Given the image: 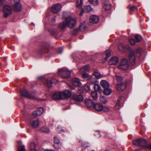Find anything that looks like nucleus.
<instances>
[{
    "label": "nucleus",
    "mask_w": 151,
    "mask_h": 151,
    "mask_svg": "<svg viewBox=\"0 0 151 151\" xmlns=\"http://www.w3.org/2000/svg\"><path fill=\"white\" fill-rule=\"evenodd\" d=\"M71 95V91L65 90L63 92H56L53 95L52 97L54 100H64L68 99Z\"/></svg>",
    "instance_id": "nucleus-1"
},
{
    "label": "nucleus",
    "mask_w": 151,
    "mask_h": 151,
    "mask_svg": "<svg viewBox=\"0 0 151 151\" xmlns=\"http://www.w3.org/2000/svg\"><path fill=\"white\" fill-rule=\"evenodd\" d=\"M60 76L63 78H67L71 74V72L66 68H63L58 70Z\"/></svg>",
    "instance_id": "nucleus-2"
},
{
    "label": "nucleus",
    "mask_w": 151,
    "mask_h": 151,
    "mask_svg": "<svg viewBox=\"0 0 151 151\" xmlns=\"http://www.w3.org/2000/svg\"><path fill=\"white\" fill-rule=\"evenodd\" d=\"M65 22L67 26L70 28H72L74 27L76 23V19L70 17H68L66 19Z\"/></svg>",
    "instance_id": "nucleus-3"
},
{
    "label": "nucleus",
    "mask_w": 151,
    "mask_h": 151,
    "mask_svg": "<svg viewBox=\"0 0 151 151\" xmlns=\"http://www.w3.org/2000/svg\"><path fill=\"white\" fill-rule=\"evenodd\" d=\"M133 144L134 145L144 148H146V146L147 145L145 140L142 139H137L133 141Z\"/></svg>",
    "instance_id": "nucleus-4"
},
{
    "label": "nucleus",
    "mask_w": 151,
    "mask_h": 151,
    "mask_svg": "<svg viewBox=\"0 0 151 151\" xmlns=\"http://www.w3.org/2000/svg\"><path fill=\"white\" fill-rule=\"evenodd\" d=\"M12 8L8 5H5L3 8V16L4 17H6L12 13Z\"/></svg>",
    "instance_id": "nucleus-5"
},
{
    "label": "nucleus",
    "mask_w": 151,
    "mask_h": 151,
    "mask_svg": "<svg viewBox=\"0 0 151 151\" xmlns=\"http://www.w3.org/2000/svg\"><path fill=\"white\" fill-rule=\"evenodd\" d=\"M129 67L128 61L125 58L122 59L121 64L118 65V68L124 70H127Z\"/></svg>",
    "instance_id": "nucleus-6"
},
{
    "label": "nucleus",
    "mask_w": 151,
    "mask_h": 151,
    "mask_svg": "<svg viewBox=\"0 0 151 151\" xmlns=\"http://www.w3.org/2000/svg\"><path fill=\"white\" fill-rule=\"evenodd\" d=\"M62 6L59 4H55L51 7V12L55 13H57L60 11L62 9Z\"/></svg>",
    "instance_id": "nucleus-7"
},
{
    "label": "nucleus",
    "mask_w": 151,
    "mask_h": 151,
    "mask_svg": "<svg viewBox=\"0 0 151 151\" xmlns=\"http://www.w3.org/2000/svg\"><path fill=\"white\" fill-rule=\"evenodd\" d=\"M129 59L131 65L134 66L135 64V56L134 52L131 50L129 55Z\"/></svg>",
    "instance_id": "nucleus-8"
},
{
    "label": "nucleus",
    "mask_w": 151,
    "mask_h": 151,
    "mask_svg": "<svg viewBox=\"0 0 151 151\" xmlns=\"http://www.w3.org/2000/svg\"><path fill=\"white\" fill-rule=\"evenodd\" d=\"M21 96H25L27 98L32 99L34 97L30 94H29L27 91L25 89L21 90L20 91Z\"/></svg>",
    "instance_id": "nucleus-9"
},
{
    "label": "nucleus",
    "mask_w": 151,
    "mask_h": 151,
    "mask_svg": "<svg viewBox=\"0 0 151 151\" xmlns=\"http://www.w3.org/2000/svg\"><path fill=\"white\" fill-rule=\"evenodd\" d=\"M72 98L73 100L78 101H81L84 100L83 96L81 94L77 95L74 94L72 95Z\"/></svg>",
    "instance_id": "nucleus-10"
},
{
    "label": "nucleus",
    "mask_w": 151,
    "mask_h": 151,
    "mask_svg": "<svg viewBox=\"0 0 151 151\" xmlns=\"http://www.w3.org/2000/svg\"><path fill=\"white\" fill-rule=\"evenodd\" d=\"M98 16L95 15H93L90 16L89 18V21L90 23L92 24L97 23L99 20Z\"/></svg>",
    "instance_id": "nucleus-11"
},
{
    "label": "nucleus",
    "mask_w": 151,
    "mask_h": 151,
    "mask_svg": "<svg viewBox=\"0 0 151 151\" xmlns=\"http://www.w3.org/2000/svg\"><path fill=\"white\" fill-rule=\"evenodd\" d=\"M13 7L14 11L18 12L22 10V5L20 3H16L13 5Z\"/></svg>",
    "instance_id": "nucleus-12"
},
{
    "label": "nucleus",
    "mask_w": 151,
    "mask_h": 151,
    "mask_svg": "<svg viewBox=\"0 0 151 151\" xmlns=\"http://www.w3.org/2000/svg\"><path fill=\"white\" fill-rule=\"evenodd\" d=\"M118 48L120 51L124 52L126 51V50L129 49H130V47L128 45H124L123 44H121L119 45Z\"/></svg>",
    "instance_id": "nucleus-13"
},
{
    "label": "nucleus",
    "mask_w": 151,
    "mask_h": 151,
    "mask_svg": "<svg viewBox=\"0 0 151 151\" xmlns=\"http://www.w3.org/2000/svg\"><path fill=\"white\" fill-rule=\"evenodd\" d=\"M43 111V109L42 108L40 107L38 108L37 110L34 111L32 114L34 116H37L41 115Z\"/></svg>",
    "instance_id": "nucleus-14"
},
{
    "label": "nucleus",
    "mask_w": 151,
    "mask_h": 151,
    "mask_svg": "<svg viewBox=\"0 0 151 151\" xmlns=\"http://www.w3.org/2000/svg\"><path fill=\"white\" fill-rule=\"evenodd\" d=\"M54 147L56 149H59L61 145V144L57 136H55L54 137Z\"/></svg>",
    "instance_id": "nucleus-15"
},
{
    "label": "nucleus",
    "mask_w": 151,
    "mask_h": 151,
    "mask_svg": "<svg viewBox=\"0 0 151 151\" xmlns=\"http://www.w3.org/2000/svg\"><path fill=\"white\" fill-rule=\"evenodd\" d=\"M119 58L116 57H113L109 60V63L110 65H114L117 64L119 62Z\"/></svg>",
    "instance_id": "nucleus-16"
},
{
    "label": "nucleus",
    "mask_w": 151,
    "mask_h": 151,
    "mask_svg": "<svg viewBox=\"0 0 151 151\" xmlns=\"http://www.w3.org/2000/svg\"><path fill=\"white\" fill-rule=\"evenodd\" d=\"M127 86L126 83L121 82L118 84L116 88L119 90L122 91L126 88Z\"/></svg>",
    "instance_id": "nucleus-17"
},
{
    "label": "nucleus",
    "mask_w": 151,
    "mask_h": 151,
    "mask_svg": "<svg viewBox=\"0 0 151 151\" xmlns=\"http://www.w3.org/2000/svg\"><path fill=\"white\" fill-rule=\"evenodd\" d=\"M85 103L86 106L88 107H92L94 104V102L91 99H88L85 100Z\"/></svg>",
    "instance_id": "nucleus-18"
},
{
    "label": "nucleus",
    "mask_w": 151,
    "mask_h": 151,
    "mask_svg": "<svg viewBox=\"0 0 151 151\" xmlns=\"http://www.w3.org/2000/svg\"><path fill=\"white\" fill-rule=\"evenodd\" d=\"M93 107L94 109L97 111H100L103 109V106L99 103H97L94 105Z\"/></svg>",
    "instance_id": "nucleus-19"
},
{
    "label": "nucleus",
    "mask_w": 151,
    "mask_h": 151,
    "mask_svg": "<svg viewBox=\"0 0 151 151\" xmlns=\"http://www.w3.org/2000/svg\"><path fill=\"white\" fill-rule=\"evenodd\" d=\"M72 82L73 84L75 86H80L82 84L79 79L78 78H74L72 79Z\"/></svg>",
    "instance_id": "nucleus-20"
},
{
    "label": "nucleus",
    "mask_w": 151,
    "mask_h": 151,
    "mask_svg": "<svg viewBox=\"0 0 151 151\" xmlns=\"http://www.w3.org/2000/svg\"><path fill=\"white\" fill-rule=\"evenodd\" d=\"M111 5L107 2H105L103 5L102 11L103 12L107 10H109L111 8Z\"/></svg>",
    "instance_id": "nucleus-21"
},
{
    "label": "nucleus",
    "mask_w": 151,
    "mask_h": 151,
    "mask_svg": "<svg viewBox=\"0 0 151 151\" xmlns=\"http://www.w3.org/2000/svg\"><path fill=\"white\" fill-rule=\"evenodd\" d=\"M54 81L53 79L51 78H48L47 79V81L45 83V85L48 87H50Z\"/></svg>",
    "instance_id": "nucleus-22"
},
{
    "label": "nucleus",
    "mask_w": 151,
    "mask_h": 151,
    "mask_svg": "<svg viewBox=\"0 0 151 151\" xmlns=\"http://www.w3.org/2000/svg\"><path fill=\"white\" fill-rule=\"evenodd\" d=\"M100 84L101 86L104 89L109 88V83L105 80H103L101 81L100 82Z\"/></svg>",
    "instance_id": "nucleus-23"
},
{
    "label": "nucleus",
    "mask_w": 151,
    "mask_h": 151,
    "mask_svg": "<svg viewBox=\"0 0 151 151\" xmlns=\"http://www.w3.org/2000/svg\"><path fill=\"white\" fill-rule=\"evenodd\" d=\"M31 124L33 128H36L39 126V121L38 120H31Z\"/></svg>",
    "instance_id": "nucleus-24"
},
{
    "label": "nucleus",
    "mask_w": 151,
    "mask_h": 151,
    "mask_svg": "<svg viewBox=\"0 0 151 151\" xmlns=\"http://www.w3.org/2000/svg\"><path fill=\"white\" fill-rule=\"evenodd\" d=\"M90 69V67L88 65H86L81 68L80 69L79 72L81 73H83L85 71H88Z\"/></svg>",
    "instance_id": "nucleus-25"
},
{
    "label": "nucleus",
    "mask_w": 151,
    "mask_h": 151,
    "mask_svg": "<svg viewBox=\"0 0 151 151\" xmlns=\"http://www.w3.org/2000/svg\"><path fill=\"white\" fill-rule=\"evenodd\" d=\"M67 25L66 22L63 21L60 23L58 25L59 28L61 29H65Z\"/></svg>",
    "instance_id": "nucleus-26"
},
{
    "label": "nucleus",
    "mask_w": 151,
    "mask_h": 151,
    "mask_svg": "<svg viewBox=\"0 0 151 151\" xmlns=\"http://www.w3.org/2000/svg\"><path fill=\"white\" fill-rule=\"evenodd\" d=\"M103 92L104 94L109 95L111 93L112 91L111 89L109 88L104 89Z\"/></svg>",
    "instance_id": "nucleus-27"
},
{
    "label": "nucleus",
    "mask_w": 151,
    "mask_h": 151,
    "mask_svg": "<svg viewBox=\"0 0 151 151\" xmlns=\"http://www.w3.org/2000/svg\"><path fill=\"white\" fill-rule=\"evenodd\" d=\"M94 88L95 91L96 92L100 91L101 90L100 85L98 84H95L94 85Z\"/></svg>",
    "instance_id": "nucleus-28"
},
{
    "label": "nucleus",
    "mask_w": 151,
    "mask_h": 151,
    "mask_svg": "<svg viewBox=\"0 0 151 151\" xmlns=\"http://www.w3.org/2000/svg\"><path fill=\"white\" fill-rule=\"evenodd\" d=\"M36 144L32 142L30 143V149L31 151H36Z\"/></svg>",
    "instance_id": "nucleus-29"
},
{
    "label": "nucleus",
    "mask_w": 151,
    "mask_h": 151,
    "mask_svg": "<svg viewBox=\"0 0 151 151\" xmlns=\"http://www.w3.org/2000/svg\"><path fill=\"white\" fill-rule=\"evenodd\" d=\"M91 95L93 98L95 100L98 99V94L97 92L96 91H93L91 92Z\"/></svg>",
    "instance_id": "nucleus-30"
},
{
    "label": "nucleus",
    "mask_w": 151,
    "mask_h": 151,
    "mask_svg": "<svg viewBox=\"0 0 151 151\" xmlns=\"http://www.w3.org/2000/svg\"><path fill=\"white\" fill-rule=\"evenodd\" d=\"M142 49L140 47L137 48L135 52L137 54L138 57H139L142 53Z\"/></svg>",
    "instance_id": "nucleus-31"
},
{
    "label": "nucleus",
    "mask_w": 151,
    "mask_h": 151,
    "mask_svg": "<svg viewBox=\"0 0 151 151\" xmlns=\"http://www.w3.org/2000/svg\"><path fill=\"white\" fill-rule=\"evenodd\" d=\"M89 1L92 5L97 6L99 4L98 0H89Z\"/></svg>",
    "instance_id": "nucleus-32"
},
{
    "label": "nucleus",
    "mask_w": 151,
    "mask_h": 151,
    "mask_svg": "<svg viewBox=\"0 0 151 151\" xmlns=\"http://www.w3.org/2000/svg\"><path fill=\"white\" fill-rule=\"evenodd\" d=\"M106 55L105 59L106 60L111 56V51L109 50H106Z\"/></svg>",
    "instance_id": "nucleus-33"
},
{
    "label": "nucleus",
    "mask_w": 151,
    "mask_h": 151,
    "mask_svg": "<svg viewBox=\"0 0 151 151\" xmlns=\"http://www.w3.org/2000/svg\"><path fill=\"white\" fill-rule=\"evenodd\" d=\"M96 78H91L89 79L88 82L91 84H93L96 82Z\"/></svg>",
    "instance_id": "nucleus-34"
},
{
    "label": "nucleus",
    "mask_w": 151,
    "mask_h": 151,
    "mask_svg": "<svg viewBox=\"0 0 151 151\" xmlns=\"http://www.w3.org/2000/svg\"><path fill=\"white\" fill-rule=\"evenodd\" d=\"M121 98H119L118 101L116 103V104L115 106V108L116 109H119L120 108V101Z\"/></svg>",
    "instance_id": "nucleus-35"
},
{
    "label": "nucleus",
    "mask_w": 151,
    "mask_h": 151,
    "mask_svg": "<svg viewBox=\"0 0 151 151\" xmlns=\"http://www.w3.org/2000/svg\"><path fill=\"white\" fill-rule=\"evenodd\" d=\"M134 38L137 42H139L141 40V36L138 35H135Z\"/></svg>",
    "instance_id": "nucleus-36"
},
{
    "label": "nucleus",
    "mask_w": 151,
    "mask_h": 151,
    "mask_svg": "<svg viewBox=\"0 0 151 151\" xmlns=\"http://www.w3.org/2000/svg\"><path fill=\"white\" fill-rule=\"evenodd\" d=\"M41 131L44 133H49L50 132L49 129L46 127H44L41 129Z\"/></svg>",
    "instance_id": "nucleus-37"
},
{
    "label": "nucleus",
    "mask_w": 151,
    "mask_h": 151,
    "mask_svg": "<svg viewBox=\"0 0 151 151\" xmlns=\"http://www.w3.org/2000/svg\"><path fill=\"white\" fill-rule=\"evenodd\" d=\"M85 10L88 12H90L92 10V8L90 5H88L86 6Z\"/></svg>",
    "instance_id": "nucleus-38"
},
{
    "label": "nucleus",
    "mask_w": 151,
    "mask_h": 151,
    "mask_svg": "<svg viewBox=\"0 0 151 151\" xmlns=\"http://www.w3.org/2000/svg\"><path fill=\"white\" fill-rule=\"evenodd\" d=\"M99 100L101 102L104 104H106L107 101V100L103 96H101Z\"/></svg>",
    "instance_id": "nucleus-39"
},
{
    "label": "nucleus",
    "mask_w": 151,
    "mask_h": 151,
    "mask_svg": "<svg viewBox=\"0 0 151 151\" xmlns=\"http://www.w3.org/2000/svg\"><path fill=\"white\" fill-rule=\"evenodd\" d=\"M83 4V0H80V3L79 1H78L76 4L77 7L78 8H81L82 7Z\"/></svg>",
    "instance_id": "nucleus-40"
},
{
    "label": "nucleus",
    "mask_w": 151,
    "mask_h": 151,
    "mask_svg": "<svg viewBox=\"0 0 151 151\" xmlns=\"http://www.w3.org/2000/svg\"><path fill=\"white\" fill-rule=\"evenodd\" d=\"M94 76L98 78H100L102 77V76L98 72H96L93 73Z\"/></svg>",
    "instance_id": "nucleus-41"
},
{
    "label": "nucleus",
    "mask_w": 151,
    "mask_h": 151,
    "mask_svg": "<svg viewBox=\"0 0 151 151\" xmlns=\"http://www.w3.org/2000/svg\"><path fill=\"white\" fill-rule=\"evenodd\" d=\"M17 151H26L25 146L24 145L19 146L18 149Z\"/></svg>",
    "instance_id": "nucleus-42"
},
{
    "label": "nucleus",
    "mask_w": 151,
    "mask_h": 151,
    "mask_svg": "<svg viewBox=\"0 0 151 151\" xmlns=\"http://www.w3.org/2000/svg\"><path fill=\"white\" fill-rule=\"evenodd\" d=\"M78 31L79 29H75L72 30L71 33L73 35H76L78 33Z\"/></svg>",
    "instance_id": "nucleus-43"
},
{
    "label": "nucleus",
    "mask_w": 151,
    "mask_h": 151,
    "mask_svg": "<svg viewBox=\"0 0 151 151\" xmlns=\"http://www.w3.org/2000/svg\"><path fill=\"white\" fill-rule=\"evenodd\" d=\"M116 79L117 80L118 83H121L122 80V77L118 76H116Z\"/></svg>",
    "instance_id": "nucleus-44"
},
{
    "label": "nucleus",
    "mask_w": 151,
    "mask_h": 151,
    "mask_svg": "<svg viewBox=\"0 0 151 151\" xmlns=\"http://www.w3.org/2000/svg\"><path fill=\"white\" fill-rule=\"evenodd\" d=\"M90 75L88 73H83L82 75V76L83 78L85 79L89 77Z\"/></svg>",
    "instance_id": "nucleus-45"
},
{
    "label": "nucleus",
    "mask_w": 151,
    "mask_h": 151,
    "mask_svg": "<svg viewBox=\"0 0 151 151\" xmlns=\"http://www.w3.org/2000/svg\"><path fill=\"white\" fill-rule=\"evenodd\" d=\"M102 111H103L105 112H108L110 111V109L108 107L103 106V109H102Z\"/></svg>",
    "instance_id": "nucleus-46"
},
{
    "label": "nucleus",
    "mask_w": 151,
    "mask_h": 151,
    "mask_svg": "<svg viewBox=\"0 0 151 151\" xmlns=\"http://www.w3.org/2000/svg\"><path fill=\"white\" fill-rule=\"evenodd\" d=\"M84 88L87 91H89L91 90L90 86L87 84L84 85Z\"/></svg>",
    "instance_id": "nucleus-47"
},
{
    "label": "nucleus",
    "mask_w": 151,
    "mask_h": 151,
    "mask_svg": "<svg viewBox=\"0 0 151 151\" xmlns=\"http://www.w3.org/2000/svg\"><path fill=\"white\" fill-rule=\"evenodd\" d=\"M86 27L83 25V24H81L79 27V29L81 30H82L83 29H85Z\"/></svg>",
    "instance_id": "nucleus-48"
},
{
    "label": "nucleus",
    "mask_w": 151,
    "mask_h": 151,
    "mask_svg": "<svg viewBox=\"0 0 151 151\" xmlns=\"http://www.w3.org/2000/svg\"><path fill=\"white\" fill-rule=\"evenodd\" d=\"M129 42L132 45H134L135 44V41L134 40L133 38H131L129 40Z\"/></svg>",
    "instance_id": "nucleus-49"
},
{
    "label": "nucleus",
    "mask_w": 151,
    "mask_h": 151,
    "mask_svg": "<svg viewBox=\"0 0 151 151\" xmlns=\"http://www.w3.org/2000/svg\"><path fill=\"white\" fill-rule=\"evenodd\" d=\"M57 130L60 133H61L62 132H64V130L63 129H62L61 127H57Z\"/></svg>",
    "instance_id": "nucleus-50"
},
{
    "label": "nucleus",
    "mask_w": 151,
    "mask_h": 151,
    "mask_svg": "<svg viewBox=\"0 0 151 151\" xmlns=\"http://www.w3.org/2000/svg\"><path fill=\"white\" fill-rule=\"evenodd\" d=\"M136 7L134 6H131L129 8L130 10L132 11H134L136 9Z\"/></svg>",
    "instance_id": "nucleus-51"
},
{
    "label": "nucleus",
    "mask_w": 151,
    "mask_h": 151,
    "mask_svg": "<svg viewBox=\"0 0 151 151\" xmlns=\"http://www.w3.org/2000/svg\"><path fill=\"white\" fill-rule=\"evenodd\" d=\"M95 135L98 137H101V136L100 133V132L99 131H96V132Z\"/></svg>",
    "instance_id": "nucleus-52"
},
{
    "label": "nucleus",
    "mask_w": 151,
    "mask_h": 151,
    "mask_svg": "<svg viewBox=\"0 0 151 151\" xmlns=\"http://www.w3.org/2000/svg\"><path fill=\"white\" fill-rule=\"evenodd\" d=\"M67 13L66 12H65L63 13V15L62 16V17L63 18H66L67 15Z\"/></svg>",
    "instance_id": "nucleus-53"
},
{
    "label": "nucleus",
    "mask_w": 151,
    "mask_h": 151,
    "mask_svg": "<svg viewBox=\"0 0 151 151\" xmlns=\"http://www.w3.org/2000/svg\"><path fill=\"white\" fill-rule=\"evenodd\" d=\"M63 51V49L62 47H60L58 48V52L60 54Z\"/></svg>",
    "instance_id": "nucleus-54"
},
{
    "label": "nucleus",
    "mask_w": 151,
    "mask_h": 151,
    "mask_svg": "<svg viewBox=\"0 0 151 151\" xmlns=\"http://www.w3.org/2000/svg\"><path fill=\"white\" fill-rule=\"evenodd\" d=\"M146 148L151 150V144H150L146 145Z\"/></svg>",
    "instance_id": "nucleus-55"
},
{
    "label": "nucleus",
    "mask_w": 151,
    "mask_h": 151,
    "mask_svg": "<svg viewBox=\"0 0 151 151\" xmlns=\"http://www.w3.org/2000/svg\"><path fill=\"white\" fill-rule=\"evenodd\" d=\"M84 12V9H82L81 12L80 13V16L82 15Z\"/></svg>",
    "instance_id": "nucleus-56"
},
{
    "label": "nucleus",
    "mask_w": 151,
    "mask_h": 151,
    "mask_svg": "<svg viewBox=\"0 0 151 151\" xmlns=\"http://www.w3.org/2000/svg\"><path fill=\"white\" fill-rule=\"evenodd\" d=\"M14 2L16 3H20V0H13Z\"/></svg>",
    "instance_id": "nucleus-57"
},
{
    "label": "nucleus",
    "mask_w": 151,
    "mask_h": 151,
    "mask_svg": "<svg viewBox=\"0 0 151 151\" xmlns=\"http://www.w3.org/2000/svg\"><path fill=\"white\" fill-rule=\"evenodd\" d=\"M82 146L83 147H86L87 146V144H85L84 145L82 144Z\"/></svg>",
    "instance_id": "nucleus-58"
},
{
    "label": "nucleus",
    "mask_w": 151,
    "mask_h": 151,
    "mask_svg": "<svg viewBox=\"0 0 151 151\" xmlns=\"http://www.w3.org/2000/svg\"><path fill=\"white\" fill-rule=\"evenodd\" d=\"M56 19L55 18H53L52 20V22L53 23H54L55 22Z\"/></svg>",
    "instance_id": "nucleus-59"
},
{
    "label": "nucleus",
    "mask_w": 151,
    "mask_h": 151,
    "mask_svg": "<svg viewBox=\"0 0 151 151\" xmlns=\"http://www.w3.org/2000/svg\"><path fill=\"white\" fill-rule=\"evenodd\" d=\"M45 151H55L54 150L51 149V150H49V149H47L46 150H45Z\"/></svg>",
    "instance_id": "nucleus-60"
},
{
    "label": "nucleus",
    "mask_w": 151,
    "mask_h": 151,
    "mask_svg": "<svg viewBox=\"0 0 151 151\" xmlns=\"http://www.w3.org/2000/svg\"><path fill=\"white\" fill-rule=\"evenodd\" d=\"M134 151H141V150L140 149H139V150H135Z\"/></svg>",
    "instance_id": "nucleus-61"
},
{
    "label": "nucleus",
    "mask_w": 151,
    "mask_h": 151,
    "mask_svg": "<svg viewBox=\"0 0 151 151\" xmlns=\"http://www.w3.org/2000/svg\"><path fill=\"white\" fill-rule=\"evenodd\" d=\"M110 151L109 150H105V151Z\"/></svg>",
    "instance_id": "nucleus-62"
},
{
    "label": "nucleus",
    "mask_w": 151,
    "mask_h": 151,
    "mask_svg": "<svg viewBox=\"0 0 151 151\" xmlns=\"http://www.w3.org/2000/svg\"><path fill=\"white\" fill-rule=\"evenodd\" d=\"M78 140L79 142H81V139H79Z\"/></svg>",
    "instance_id": "nucleus-63"
},
{
    "label": "nucleus",
    "mask_w": 151,
    "mask_h": 151,
    "mask_svg": "<svg viewBox=\"0 0 151 151\" xmlns=\"http://www.w3.org/2000/svg\"><path fill=\"white\" fill-rule=\"evenodd\" d=\"M1 0H0V4L1 3Z\"/></svg>",
    "instance_id": "nucleus-64"
}]
</instances>
